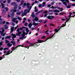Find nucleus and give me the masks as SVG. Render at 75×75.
<instances>
[{
	"label": "nucleus",
	"instance_id": "f257e3e1",
	"mask_svg": "<svg viewBox=\"0 0 75 75\" xmlns=\"http://www.w3.org/2000/svg\"><path fill=\"white\" fill-rule=\"evenodd\" d=\"M60 30V28H59L58 30V29H56L54 30V31L55 32V33H54V34L52 36H49V38H47V39H46V41H47V40H48V39H50V38H52L54 37H55V35H54H54H55V34L56 33H58V31H59V30Z\"/></svg>",
	"mask_w": 75,
	"mask_h": 75
},
{
	"label": "nucleus",
	"instance_id": "f03ea898",
	"mask_svg": "<svg viewBox=\"0 0 75 75\" xmlns=\"http://www.w3.org/2000/svg\"><path fill=\"white\" fill-rule=\"evenodd\" d=\"M39 23H36L35 22H33V24H32V23H30L28 25V26L29 27V28H31V26L32 25H35H35H38Z\"/></svg>",
	"mask_w": 75,
	"mask_h": 75
},
{
	"label": "nucleus",
	"instance_id": "7ed1b4c3",
	"mask_svg": "<svg viewBox=\"0 0 75 75\" xmlns=\"http://www.w3.org/2000/svg\"><path fill=\"white\" fill-rule=\"evenodd\" d=\"M47 18L48 19H50V20H52V19H53L54 18V16H47Z\"/></svg>",
	"mask_w": 75,
	"mask_h": 75
},
{
	"label": "nucleus",
	"instance_id": "20e7f679",
	"mask_svg": "<svg viewBox=\"0 0 75 75\" xmlns=\"http://www.w3.org/2000/svg\"><path fill=\"white\" fill-rule=\"evenodd\" d=\"M15 6H14V10L13 11L14 12V13H16L17 11V4L16 5H15Z\"/></svg>",
	"mask_w": 75,
	"mask_h": 75
},
{
	"label": "nucleus",
	"instance_id": "39448f33",
	"mask_svg": "<svg viewBox=\"0 0 75 75\" xmlns=\"http://www.w3.org/2000/svg\"><path fill=\"white\" fill-rule=\"evenodd\" d=\"M17 48H18V46H16V47H13L12 48L11 50L12 51H14V50H17Z\"/></svg>",
	"mask_w": 75,
	"mask_h": 75
},
{
	"label": "nucleus",
	"instance_id": "423d86ee",
	"mask_svg": "<svg viewBox=\"0 0 75 75\" xmlns=\"http://www.w3.org/2000/svg\"><path fill=\"white\" fill-rule=\"evenodd\" d=\"M11 35H12V36H13L12 38V39H13V38H16V34L14 35V34L13 33H12L11 34Z\"/></svg>",
	"mask_w": 75,
	"mask_h": 75
},
{
	"label": "nucleus",
	"instance_id": "0eeeda50",
	"mask_svg": "<svg viewBox=\"0 0 75 75\" xmlns=\"http://www.w3.org/2000/svg\"><path fill=\"white\" fill-rule=\"evenodd\" d=\"M38 42H36L34 44H37V43H42V42H43V40H38Z\"/></svg>",
	"mask_w": 75,
	"mask_h": 75
},
{
	"label": "nucleus",
	"instance_id": "6e6552de",
	"mask_svg": "<svg viewBox=\"0 0 75 75\" xmlns=\"http://www.w3.org/2000/svg\"><path fill=\"white\" fill-rule=\"evenodd\" d=\"M14 15V12H12V13L10 14L11 17H12L11 18H13Z\"/></svg>",
	"mask_w": 75,
	"mask_h": 75
},
{
	"label": "nucleus",
	"instance_id": "1a4fd4ad",
	"mask_svg": "<svg viewBox=\"0 0 75 75\" xmlns=\"http://www.w3.org/2000/svg\"><path fill=\"white\" fill-rule=\"evenodd\" d=\"M11 5L12 6H13V5H14V6H17V4H16V3L15 2H13L11 3Z\"/></svg>",
	"mask_w": 75,
	"mask_h": 75
},
{
	"label": "nucleus",
	"instance_id": "9d476101",
	"mask_svg": "<svg viewBox=\"0 0 75 75\" xmlns=\"http://www.w3.org/2000/svg\"><path fill=\"white\" fill-rule=\"evenodd\" d=\"M4 26H5L4 29L5 30H7L8 28V26L7 24H5L4 25Z\"/></svg>",
	"mask_w": 75,
	"mask_h": 75
},
{
	"label": "nucleus",
	"instance_id": "9b49d317",
	"mask_svg": "<svg viewBox=\"0 0 75 75\" xmlns=\"http://www.w3.org/2000/svg\"><path fill=\"white\" fill-rule=\"evenodd\" d=\"M6 14V10L4 9H3L2 10V14L3 15H5Z\"/></svg>",
	"mask_w": 75,
	"mask_h": 75
},
{
	"label": "nucleus",
	"instance_id": "f8f14e48",
	"mask_svg": "<svg viewBox=\"0 0 75 75\" xmlns=\"http://www.w3.org/2000/svg\"><path fill=\"white\" fill-rule=\"evenodd\" d=\"M10 51H11V50H9L7 52L6 55H9L10 54Z\"/></svg>",
	"mask_w": 75,
	"mask_h": 75
},
{
	"label": "nucleus",
	"instance_id": "ddd939ff",
	"mask_svg": "<svg viewBox=\"0 0 75 75\" xmlns=\"http://www.w3.org/2000/svg\"><path fill=\"white\" fill-rule=\"evenodd\" d=\"M31 16L33 17V18H34L35 17V15H34V12H32V14H31Z\"/></svg>",
	"mask_w": 75,
	"mask_h": 75
},
{
	"label": "nucleus",
	"instance_id": "4468645a",
	"mask_svg": "<svg viewBox=\"0 0 75 75\" xmlns=\"http://www.w3.org/2000/svg\"><path fill=\"white\" fill-rule=\"evenodd\" d=\"M7 46H8V47H11L12 46V44H10V43H8L7 44Z\"/></svg>",
	"mask_w": 75,
	"mask_h": 75
},
{
	"label": "nucleus",
	"instance_id": "2eb2a0df",
	"mask_svg": "<svg viewBox=\"0 0 75 75\" xmlns=\"http://www.w3.org/2000/svg\"><path fill=\"white\" fill-rule=\"evenodd\" d=\"M27 7L28 8V9H29V10H31V8H32V7L31 6H28Z\"/></svg>",
	"mask_w": 75,
	"mask_h": 75
},
{
	"label": "nucleus",
	"instance_id": "dca6fc26",
	"mask_svg": "<svg viewBox=\"0 0 75 75\" xmlns=\"http://www.w3.org/2000/svg\"><path fill=\"white\" fill-rule=\"evenodd\" d=\"M54 13H59V11L57 10V9L54 10Z\"/></svg>",
	"mask_w": 75,
	"mask_h": 75
},
{
	"label": "nucleus",
	"instance_id": "f3484780",
	"mask_svg": "<svg viewBox=\"0 0 75 75\" xmlns=\"http://www.w3.org/2000/svg\"><path fill=\"white\" fill-rule=\"evenodd\" d=\"M11 43H12V44H13V45H15V44H16V42H14L13 41H11Z\"/></svg>",
	"mask_w": 75,
	"mask_h": 75
},
{
	"label": "nucleus",
	"instance_id": "a211bd4d",
	"mask_svg": "<svg viewBox=\"0 0 75 75\" xmlns=\"http://www.w3.org/2000/svg\"><path fill=\"white\" fill-rule=\"evenodd\" d=\"M1 6L2 7V8H4V7H5V6L4 5V4H3V3H1Z\"/></svg>",
	"mask_w": 75,
	"mask_h": 75
},
{
	"label": "nucleus",
	"instance_id": "6ab92c4d",
	"mask_svg": "<svg viewBox=\"0 0 75 75\" xmlns=\"http://www.w3.org/2000/svg\"><path fill=\"white\" fill-rule=\"evenodd\" d=\"M18 47H25L24 46V44H23L22 45H18Z\"/></svg>",
	"mask_w": 75,
	"mask_h": 75
},
{
	"label": "nucleus",
	"instance_id": "aec40b11",
	"mask_svg": "<svg viewBox=\"0 0 75 75\" xmlns=\"http://www.w3.org/2000/svg\"><path fill=\"white\" fill-rule=\"evenodd\" d=\"M21 34V32H18V33H16L17 35H18V36H20V35Z\"/></svg>",
	"mask_w": 75,
	"mask_h": 75
},
{
	"label": "nucleus",
	"instance_id": "412c9836",
	"mask_svg": "<svg viewBox=\"0 0 75 75\" xmlns=\"http://www.w3.org/2000/svg\"><path fill=\"white\" fill-rule=\"evenodd\" d=\"M70 7H71V5H70L69 4H68V6H67V8H70Z\"/></svg>",
	"mask_w": 75,
	"mask_h": 75
},
{
	"label": "nucleus",
	"instance_id": "4be33fe9",
	"mask_svg": "<svg viewBox=\"0 0 75 75\" xmlns=\"http://www.w3.org/2000/svg\"><path fill=\"white\" fill-rule=\"evenodd\" d=\"M10 38H11V37L9 36H6L5 38L6 39H10Z\"/></svg>",
	"mask_w": 75,
	"mask_h": 75
},
{
	"label": "nucleus",
	"instance_id": "5701e85b",
	"mask_svg": "<svg viewBox=\"0 0 75 75\" xmlns=\"http://www.w3.org/2000/svg\"><path fill=\"white\" fill-rule=\"evenodd\" d=\"M35 21H38V20H39V19H38V18L37 17H35Z\"/></svg>",
	"mask_w": 75,
	"mask_h": 75
},
{
	"label": "nucleus",
	"instance_id": "b1692460",
	"mask_svg": "<svg viewBox=\"0 0 75 75\" xmlns=\"http://www.w3.org/2000/svg\"><path fill=\"white\" fill-rule=\"evenodd\" d=\"M24 1L22 0L21 3V5L22 6L23 4V3H24Z\"/></svg>",
	"mask_w": 75,
	"mask_h": 75
},
{
	"label": "nucleus",
	"instance_id": "393cba45",
	"mask_svg": "<svg viewBox=\"0 0 75 75\" xmlns=\"http://www.w3.org/2000/svg\"><path fill=\"white\" fill-rule=\"evenodd\" d=\"M13 31H14V28L12 27L11 28V33H13Z\"/></svg>",
	"mask_w": 75,
	"mask_h": 75
},
{
	"label": "nucleus",
	"instance_id": "a878e982",
	"mask_svg": "<svg viewBox=\"0 0 75 75\" xmlns=\"http://www.w3.org/2000/svg\"><path fill=\"white\" fill-rule=\"evenodd\" d=\"M17 19H18V18H13V19H12V21H15V20H17Z\"/></svg>",
	"mask_w": 75,
	"mask_h": 75
},
{
	"label": "nucleus",
	"instance_id": "bb28decb",
	"mask_svg": "<svg viewBox=\"0 0 75 75\" xmlns=\"http://www.w3.org/2000/svg\"><path fill=\"white\" fill-rule=\"evenodd\" d=\"M26 11L27 12V13H30V9H26Z\"/></svg>",
	"mask_w": 75,
	"mask_h": 75
},
{
	"label": "nucleus",
	"instance_id": "cd10ccee",
	"mask_svg": "<svg viewBox=\"0 0 75 75\" xmlns=\"http://www.w3.org/2000/svg\"><path fill=\"white\" fill-rule=\"evenodd\" d=\"M27 11H26V9H25V11H24V13L23 14H24V15H26L27 14Z\"/></svg>",
	"mask_w": 75,
	"mask_h": 75
},
{
	"label": "nucleus",
	"instance_id": "c85d7f7f",
	"mask_svg": "<svg viewBox=\"0 0 75 75\" xmlns=\"http://www.w3.org/2000/svg\"><path fill=\"white\" fill-rule=\"evenodd\" d=\"M42 4V6H43V7H45V2H44Z\"/></svg>",
	"mask_w": 75,
	"mask_h": 75
},
{
	"label": "nucleus",
	"instance_id": "c756f323",
	"mask_svg": "<svg viewBox=\"0 0 75 75\" xmlns=\"http://www.w3.org/2000/svg\"><path fill=\"white\" fill-rule=\"evenodd\" d=\"M66 14V12H64V13H59V14H60V15H63V14Z\"/></svg>",
	"mask_w": 75,
	"mask_h": 75
},
{
	"label": "nucleus",
	"instance_id": "7c9ffc66",
	"mask_svg": "<svg viewBox=\"0 0 75 75\" xmlns=\"http://www.w3.org/2000/svg\"><path fill=\"white\" fill-rule=\"evenodd\" d=\"M25 28V27L23 26L22 28H20L19 29L20 30H22L23 28Z\"/></svg>",
	"mask_w": 75,
	"mask_h": 75
},
{
	"label": "nucleus",
	"instance_id": "2f4dec72",
	"mask_svg": "<svg viewBox=\"0 0 75 75\" xmlns=\"http://www.w3.org/2000/svg\"><path fill=\"white\" fill-rule=\"evenodd\" d=\"M65 26H66V25H65L64 24H63L62 26H61L60 28V29H61V28H62V27H65Z\"/></svg>",
	"mask_w": 75,
	"mask_h": 75
},
{
	"label": "nucleus",
	"instance_id": "473e14b6",
	"mask_svg": "<svg viewBox=\"0 0 75 75\" xmlns=\"http://www.w3.org/2000/svg\"><path fill=\"white\" fill-rule=\"evenodd\" d=\"M5 9L6 10V11H8V8L7 7L5 8Z\"/></svg>",
	"mask_w": 75,
	"mask_h": 75
},
{
	"label": "nucleus",
	"instance_id": "72a5a7b5",
	"mask_svg": "<svg viewBox=\"0 0 75 75\" xmlns=\"http://www.w3.org/2000/svg\"><path fill=\"white\" fill-rule=\"evenodd\" d=\"M38 7L39 8H41L42 7V4H40L39 5H38Z\"/></svg>",
	"mask_w": 75,
	"mask_h": 75
},
{
	"label": "nucleus",
	"instance_id": "f704fd0d",
	"mask_svg": "<svg viewBox=\"0 0 75 75\" xmlns=\"http://www.w3.org/2000/svg\"><path fill=\"white\" fill-rule=\"evenodd\" d=\"M47 13H48V11L46 10L44 12V14H47Z\"/></svg>",
	"mask_w": 75,
	"mask_h": 75
},
{
	"label": "nucleus",
	"instance_id": "c9c22d12",
	"mask_svg": "<svg viewBox=\"0 0 75 75\" xmlns=\"http://www.w3.org/2000/svg\"><path fill=\"white\" fill-rule=\"evenodd\" d=\"M8 49L9 48H7L6 47H5L4 49L3 50H8Z\"/></svg>",
	"mask_w": 75,
	"mask_h": 75
},
{
	"label": "nucleus",
	"instance_id": "e433bc0d",
	"mask_svg": "<svg viewBox=\"0 0 75 75\" xmlns=\"http://www.w3.org/2000/svg\"><path fill=\"white\" fill-rule=\"evenodd\" d=\"M18 20H19L20 21H21V17H18Z\"/></svg>",
	"mask_w": 75,
	"mask_h": 75
},
{
	"label": "nucleus",
	"instance_id": "4c0bfd02",
	"mask_svg": "<svg viewBox=\"0 0 75 75\" xmlns=\"http://www.w3.org/2000/svg\"><path fill=\"white\" fill-rule=\"evenodd\" d=\"M2 33H4V28H2Z\"/></svg>",
	"mask_w": 75,
	"mask_h": 75
},
{
	"label": "nucleus",
	"instance_id": "58836bf2",
	"mask_svg": "<svg viewBox=\"0 0 75 75\" xmlns=\"http://www.w3.org/2000/svg\"><path fill=\"white\" fill-rule=\"evenodd\" d=\"M22 33L23 35H25V31H23L22 32Z\"/></svg>",
	"mask_w": 75,
	"mask_h": 75
},
{
	"label": "nucleus",
	"instance_id": "ea45409f",
	"mask_svg": "<svg viewBox=\"0 0 75 75\" xmlns=\"http://www.w3.org/2000/svg\"><path fill=\"white\" fill-rule=\"evenodd\" d=\"M24 25H25V26H27V25H28V23H25Z\"/></svg>",
	"mask_w": 75,
	"mask_h": 75
},
{
	"label": "nucleus",
	"instance_id": "a19ab883",
	"mask_svg": "<svg viewBox=\"0 0 75 75\" xmlns=\"http://www.w3.org/2000/svg\"><path fill=\"white\" fill-rule=\"evenodd\" d=\"M13 21L14 23H16V24H17L18 23V21Z\"/></svg>",
	"mask_w": 75,
	"mask_h": 75
},
{
	"label": "nucleus",
	"instance_id": "79ce46f5",
	"mask_svg": "<svg viewBox=\"0 0 75 75\" xmlns=\"http://www.w3.org/2000/svg\"><path fill=\"white\" fill-rule=\"evenodd\" d=\"M26 5L27 6V7H28V6H30V3H27V4H26Z\"/></svg>",
	"mask_w": 75,
	"mask_h": 75
},
{
	"label": "nucleus",
	"instance_id": "37998d69",
	"mask_svg": "<svg viewBox=\"0 0 75 75\" xmlns=\"http://www.w3.org/2000/svg\"><path fill=\"white\" fill-rule=\"evenodd\" d=\"M50 26H53V27H54V24H52V23H51V24H50Z\"/></svg>",
	"mask_w": 75,
	"mask_h": 75
},
{
	"label": "nucleus",
	"instance_id": "c03bdc74",
	"mask_svg": "<svg viewBox=\"0 0 75 75\" xmlns=\"http://www.w3.org/2000/svg\"><path fill=\"white\" fill-rule=\"evenodd\" d=\"M5 42H6V43H8L9 42H10V41L7 40H6Z\"/></svg>",
	"mask_w": 75,
	"mask_h": 75
},
{
	"label": "nucleus",
	"instance_id": "a18cd8bd",
	"mask_svg": "<svg viewBox=\"0 0 75 75\" xmlns=\"http://www.w3.org/2000/svg\"><path fill=\"white\" fill-rule=\"evenodd\" d=\"M66 21H66V22H68V18H66Z\"/></svg>",
	"mask_w": 75,
	"mask_h": 75
},
{
	"label": "nucleus",
	"instance_id": "49530a36",
	"mask_svg": "<svg viewBox=\"0 0 75 75\" xmlns=\"http://www.w3.org/2000/svg\"><path fill=\"white\" fill-rule=\"evenodd\" d=\"M30 44V45H31L30 46H31L32 47V46L34 45V44H34H34H33V43H31V44Z\"/></svg>",
	"mask_w": 75,
	"mask_h": 75
},
{
	"label": "nucleus",
	"instance_id": "de8ad7c7",
	"mask_svg": "<svg viewBox=\"0 0 75 75\" xmlns=\"http://www.w3.org/2000/svg\"><path fill=\"white\" fill-rule=\"evenodd\" d=\"M12 25L13 26H14L15 25V24H14L13 22L12 23Z\"/></svg>",
	"mask_w": 75,
	"mask_h": 75
},
{
	"label": "nucleus",
	"instance_id": "09e8293b",
	"mask_svg": "<svg viewBox=\"0 0 75 75\" xmlns=\"http://www.w3.org/2000/svg\"><path fill=\"white\" fill-rule=\"evenodd\" d=\"M3 45V42H0V46H1Z\"/></svg>",
	"mask_w": 75,
	"mask_h": 75
},
{
	"label": "nucleus",
	"instance_id": "8fccbe9b",
	"mask_svg": "<svg viewBox=\"0 0 75 75\" xmlns=\"http://www.w3.org/2000/svg\"><path fill=\"white\" fill-rule=\"evenodd\" d=\"M6 25H7H7H9V24H10V23L8 22H6Z\"/></svg>",
	"mask_w": 75,
	"mask_h": 75
},
{
	"label": "nucleus",
	"instance_id": "3c124183",
	"mask_svg": "<svg viewBox=\"0 0 75 75\" xmlns=\"http://www.w3.org/2000/svg\"><path fill=\"white\" fill-rule=\"evenodd\" d=\"M54 10H49V12H52V11H54Z\"/></svg>",
	"mask_w": 75,
	"mask_h": 75
},
{
	"label": "nucleus",
	"instance_id": "603ef678",
	"mask_svg": "<svg viewBox=\"0 0 75 75\" xmlns=\"http://www.w3.org/2000/svg\"><path fill=\"white\" fill-rule=\"evenodd\" d=\"M64 0L65 1H67V3H68L69 2V0Z\"/></svg>",
	"mask_w": 75,
	"mask_h": 75
},
{
	"label": "nucleus",
	"instance_id": "864d4df0",
	"mask_svg": "<svg viewBox=\"0 0 75 75\" xmlns=\"http://www.w3.org/2000/svg\"><path fill=\"white\" fill-rule=\"evenodd\" d=\"M4 55H6V54H4L2 56V57L3 58H5V56H4Z\"/></svg>",
	"mask_w": 75,
	"mask_h": 75
},
{
	"label": "nucleus",
	"instance_id": "5fc2aeb1",
	"mask_svg": "<svg viewBox=\"0 0 75 75\" xmlns=\"http://www.w3.org/2000/svg\"><path fill=\"white\" fill-rule=\"evenodd\" d=\"M20 29L18 28L17 30V31L18 33L19 32H20Z\"/></svg>",
	"mask_w": 75,
	"mask_h": 75
},
{
	"label": "nucleus",
	"instance_id": "6e6d98bb",
	"mask_svg": "<svg viewBox=\"0 0 75 75\" xmlns=\"http://www.w3.org/2000/svg\"><path fill=\"white\" fill-rule=\"evenodd\" d=\"M7 1H8V3H10V1H11V0H8Z\"/></svg>",
	"mask_w": 75,
	"mask_h": 75
},
{
	"label": "nucleus",
	"instance_id": "4d7b16f0",
	"mask_svg": "<svg viewBox=\"0 0 75 75\" xmlns=\"http://www.w3.org/2000/svg\"><path fill=\"white\" fill-rule=\"evenodd\" d=\"M21 14V12H18L16 13V14H18V15H20Z\"/></svg>",
	"mask_w": 75,
	"mask_h": 75
},
{
	"label": "nucleus",
	"instance_id": "13d9d810",
	"mask_svg": "<svg viewBox=\"0 0 75 75\" xmlns=\"http://www.w3.org/2000/svg\"><path fill=\"white\" fill-rule=\"evenodd\" d=\"M45 35L43 36L42 37V39H44V38H45Z\"/></svg>",
	"mask_w": 75,
	"mask_h": 75
},
{
	"label": "nucleus",
	"instance_id": "bf43d9fd",
	"mask_svg": "<svg viewBox=\"0 0 75 75\" xmlns=\"http://www.w3.org/2000/svg\"><path fill=\"white\" fill-rule=\"evenodd\" d=\"M3 50V47H1V49H0V51H2Z\"/></svg>",
	"mask_w": 75,
	"mask_h": 75
},
{
	"label": "nucleus",
	"instance_id": "052dcab7",
	"mask_svg": "<svg viewBox=\"0 0 75 75\" xmlns=\"http://www.w3.org/2000/svg\"><path fill=\"white\" fill-rule=\"evenodd\" d=\"M37 11H38V9H36L35 10V12L37 13Z\"/></svg>",
	"mask_w": 75,
	"mask_h": 75
},
{
	"label": "nucleus",
	"instance_id": "680f3d73",
	"mask_svg": "<svg viewBox=\"0 0 75 75\" xmlns=\"http://www.w3.org/2000/svg\"><path fill=\"white\" fill-rule=\"evenodd\" d=\"M51 5H50V4H49L47 6V7H51Z\"/></svg>",
	"mask_w": 75,
	"mask_h": 75
},
{
	"label": "nucleus",
	"instance_id": "e2e57ef3",
	"mask_svg": "<svg viewBox=\"0 0 75 75\" xmlns=\"http://www.w3.org/2000/svg\"><path fill=\"white\" fill-rule=\"evenodd\" d=\"M43 11V10H41L39 11V12H38V13H41V12H42Z\"/></svg>",
	"mask_w": 75,
	"mask_h": 75
},
{
	"label": "nucleus",
	"instance_id": "0e129e2a",
	"mask_svg": "<svg viewBox=\"0 0 75 75\" xmlns=\"http://www.w3.org/2000/svg\"><path fill=\"white\" fill-rule=\"evenodd\" d=\"M42 20H39V22L40 23H41V22H42Z\"/></svg>",
	"mask_w": 75,
	"mask_h": 75
},
{
	"label": "nucleus",
	"instance_id": "69168bd1",
	"mask_svg": "<svg viewBox=\"0 0 75 75\" xmlns=\"http://www.w3.org/2000/svg\"><path fill=\"white\" fill-rule=\"evenodd\" d=\"M25 28H26V31H27V30H28V28H26V27H25Z\"/></svg>",
	"mask_w": 75,
	"mask_h": 75
},
{
	"label": "nucleus",
	"instance_id": "338daca9",
	"mask_svg": "<svg viewBox=\"0 0 75 75\" xmlns=\"http://www.w3.org/2000/svg\"><path fill=\"white\" fill-rule=\"evenodd\" d=\"M22 35V38H24L25 35H23V34Z\"/></svg>",
	"mask_w": 75,
	"mask_h": 75
},
{
	"label": "nucleus",
	"instance_id": "774afa93",
	"mask_svg": "<svg viewBox=\"0 0 75 75\" xmlns=\"http://www.w3.org/2000/svg\"><path fill=\"white\" fill-rule=\"evenodd\" d=\"M8 17H9V18H10V17H11L10 15V14L8 15Z\"/></svg>",
	"mask_w": 75,
	"mask_h": 75
}]
</instances>
